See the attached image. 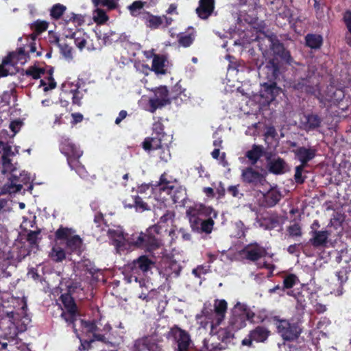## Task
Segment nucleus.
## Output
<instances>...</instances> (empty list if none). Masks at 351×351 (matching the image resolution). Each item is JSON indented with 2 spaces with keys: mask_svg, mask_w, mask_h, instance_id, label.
I'll use <instances>...</instances> for the list:
<instances>
[{
  "mask_svg": "<svg viewBox=\"0 0 351 351\" xmlns=\"http://www.w3.org/2000/svg\"><path fill=\"white\" fill-rule=\"evenodd\" d=\"M58 143L59 150L66 158V162L70 169L74 170L80 177H86L87 171L80 160L83 155L80 146L66 135L60 136Z\"/></svg>",
  "mask_w": 351,
  "mask_h": 351,
  "instance_id": "nucleus-2",
  "label": "nucleus"
},
{
  "mask_svg": "<svg viewBox=\"0 0 351 351\" xmlns=\"http://www.w3.org/2000/svg\"><path fill=\"white\" fill-rule=\"evenodd\" d=\"M79 267H80L82 270L89 273L90 274H95L97 271L94 265L89 260L82 261L79 263Z\"/></svg>",
  "mask_w": 351,
  "mask_h": 351,
  "instance_id": "nucleus-51",
  "label": "nucleus"
},
{
  "mask_svg": "<svg viewBox=\"0 0 351 351\" xmlns=\"http://www.w3.org/2000/svg\"><path fill=\"white\" fill-rule=\"evenodd\" d=\"M242 177L245 182L252 184L255 186L258 183H261L263 180V176L252 168H247L245 170H243L242 173Z\"/></svg>",
  "mask_w": 351,
  "mask_h": 351,
  "instance_id": "nucleus-25",
  "label": "nucleus"
},
{
  "mask_svg": "<svg viewBox=\"0 0 351 351\" xmlns=\"http://www.w3.org/2000/svg\"><path fill=\"white\" fill-rule=\"evenodd\" d=\"M268 165L269 171L275 174L284 173L287 168L285 161L280 158H274Z\"/></svg>",
  "mask_w": 351,
  "mask_h": 351,
  "instance_id": "nucleus-30",
  "label": "nucleus"
},
{
  "mask_svg": "<svg viewBox=\"0 0 351 351\" xmlns=\"http://www.w3.org/2000/svg\"><path fill=\"white\" fill-rule=\"evenodd\" d=\"M11 55L13 56V58L21 64L27 62L29 59V55L28 54V52L25 46L23 47H19L16 52H12L11 53Z\"/></svg>",
  "mask_w": 351,
  "mask_h": 351,
  "instance_id": "nucleus-37",
  "label": "nucleus"
},
{
  "mask_svg": "<svg viewBox=\"0 0 351 351\" xmlns=\"http://www.w3.org/2000/svg\"><path fill=\"white\" fill-rule=\"evenodd\" d=\"M157 155L162 162H167L171 158V154L169 149L167 146V143L164 145L161 148L157 149Z\"/></svg>",
  "mask_w": 351,
  "mask_h": 351,
  "instance_id": "nucleus-49",
  "label": "nucleus"
},
{
  "mask_svg": "<svg viewBox=\"0 0 351 351\" xmlns=\"http://www.w3.org/2000/svg\"><path fill=\"white\" fill-rule=\"evenodd\" d=\"M263 149L261 146L254 145L251 150L247 152L245 156L252 164H255L258 160L263 156Z\"/></svg>",
  "mask_w": 351,
  "mask_h": 351,
  "instance_id": "nucleus-34",
  "label": "nucleus"
},
{
  "mask_svg": "<svg viewBox=\"0 0 351 351\" xmlns=\"http://www.w3.org/2000/svg\"><path fill=\"white\" fill-rule=\"evenodd\" d=\"M302 124L306 130H313L319 127L321 119L316 114L304 115L302 120Z\"/></svg>",
  "mask_w": 351,
  "mask_h": 351,
  "instance_id": "nucleus-28",
  "label": "nucleus"
},
{
  "mask_svg": "<svg viewBox=\"0 0 351 351\" xmlns=\"http://www.w3.org/2000/svg\"><path fill=\"white\" fill-rule=\"evenodd\" d=\"M241 255L250 261H257L263 257L265 258L267 253L264 248L255 243L245 247L241 251Z\"/></svg>",
  "mask_w": 351,
  "mask_h": 351,
  "instance_id": "nucleus-14",
  "label": "nucleus"
},
{
  "mask_svg": "<svg viewBox=\"0 0 351 351\" xmlns=\"http://www.w3.org/2000/svg\"><path fill=\"white\" fill-rule=\"evenodd\" d=\"M235 228L237 230L234 234V237L240 238L245 236L244 225L241 221H238L234 224Z\"/></svg>",
  "mask_w": 351,
  "mask_h": 351,
  "instance_id": "nucleus-62",
  "label": "nucleus"
},
{
  "mask_svg": "<svg viewBox=\"0 0 351 351\" xmlns=\"http://www.w3.org/2000/svg\"><path fill=\"white\" fill-rule=\"evenodd\" d=\"M280 89L276 86V83H263L260 90L261 103L269 105L279 94Z\"/></svg>",
  "mask_w": 351,
  "mask_h": 351,
  "instance_id": "nucleus-12",
  "label": "nucleus"
},
{
  "mask_svg": "<svg viewBox=\"0 0 351 351\" xmlns=\"http://www.w3.org/2000/svg\"><path fill=\"white\" fill-rule=\"evenodd\" d=\"M281 194L276 188H271L263 194V204L265 206L272 207L280 199Z\"/></svg>",
  "mask_w": 351,
  "mask_h": 351,
  "instance_id": "nucleus-26",
  "label": "nucleus"
},
{
  "mask_svg": "<svg viewBox=\"0 0 351 351\" xmlns=\"http://www.w3.org/2000/svg\"><path fill=\"white\" fill-rule=\"evenodd\" d=\"M49 42L50 44L59 47V45L62 42L60 37L54 32H49Z\"/></svg>",
  "mask_w": 351,
  "mask_h": 351,
  "instance_id": "nucleus-63",
  "label": "nucleus"
},
{
  "mask_svg": "<svg viewBox=\"0 0 351 351\" xmlns=\"http://www.w3.org/2000/svg\"><path fill=\"white\" fill-rule=\"evenodd\" d=\"M330 324V321L326 318H324L323 320L319 321L317 323V328L313 329L311 332L310 335L312 336L313 338H320V337H326V333L319 330L322 328V326L324 324L328 325Z\"/></svg>",
  "mask_w": 351,
  "mask_h": 351,
  "instance_id": "nucleus-46",
  "label": "nucleus"
},
{
  "mask_svg": "<svg viewBox=\"0 0 351 351\" xmlns=\"http://www.w3.org/2000/svg\"><path fill=\"white\" fill-rule=\"evenodd\" d=\"M78 315L79 313L77 311H63L61 313V317L69 325H72V327L74 330H75L74 323L77 320Z\"/></svg>",
  "mask_w": 351,
  "mask_h": 351,
  "instance_id": "nucleus-41",
  "label": "nucleus"
},
{
  "mask_svg": "<svg viewBox=\"0 0 351 351\" xmlns=\"http://www.w3.org/2000/svg\"><path fill=\"white\" fill-rule=\"evenodd\" d=\"M330 234L328 230H313L310 241L315 247L325 246L328 243Z\"/></svg>",
  "mask_w": 351,
  "mask_h": 351,
  "instance_id": "nucleus-23",
  "label": "nucleus"
},
{
  "mask_svg": "<svg viewBox=\"0 0 351 351\" xmlns=\"http://www.w3.org/2000/svg\"><path fill=\"white\" fill-rule=\"evenodd\" d=\"M169 335L177 342L178 348L189 350L191 338L189 334L177 326H174L169 331Z\"/></svg>",
  "mask_w": 351,
  "mask_h": 351,
  "instance_id": "nucleus-13",
  "label": "nucleus"
},
{
  "mask_svg": "<svg viewBox=\"0 0 351 351\" xmlns=\"http://www.w3.org/2000/svg\"><path fill=\"white\" fill-rule=\"evenodd\" d=\"M94 19L97 23L103 24L108 20V16L104 10L97 9L96 10V16H95Z\"/></svg>",
  "mask_w": 351,
  "mask_h": 351,
  "instance_id": "nucleus-56",
  "label": "nucleus"
},
{
  "mask_svg": "<svg viewBox=\"0 0 351 351\" xmlns=\"http://www.w3.org/2000/svg\"><path fill=\"white\" fill-rule=\"evenodd\" d=\"M319 99L322 102L324 101L336 103L342 100L344 97V93L341 88H336L333 85L327 87V90L324 94L319 93Z\"/></svg>",
  "mask_w": 351,
  "mask_h": 351,
  "instance_id": "nucleus-16",
  "label": "nucleus"
},
{
  "mask_svg": "<svg viewBox=\"0 0 351 351\" xmlns=\"http://www.w3.org/2000/svg\"><path fill=\"white\" fill-rule=\"evenodd\" d=\"M146 4L145 1H142L141 0L134 1L130 5H129L127 8L130 12V14L134 16L137 17L139 16L141 19V16L143 12H146L143 10L145 5Z\"/></svg>",
  "mask_w": 351,
  "mask_h": 351,
  "instance_id": "nucleus-31",
  "label": "nucleus"
},
{
  "mask_svg": "<svg viewBox=\"0 0 351 351\" xmlns=\"http://www.w3.org/2000/svg\"><path fill=\"white\" fill-rule=\"evenodd\" d=\"M350 270L342 268L341 269L337 271L336 272V277L338 282V287L337 289L332 288L330 291V293L335 295V296H340L343 293V285L348 280V274Z\"/></svg>",
  "mask_w": 351,
  "mask_h": 351,
  "instance_id": "nucleus-21",
  "label": "nucleus"
},
{
  "mask_svg": "<svg viewBox=\"0 0 351 351\" xmlns=\"http://www.w3.org/2000/svg\"><path fill=\"white\" fill-rule=\"evenodd\" d=\"M251 337L257 342H263L267 339L269 336V330L262 326H258L254 330L250 332Z\"/></svg>",
  "mask_w": 351,
  "mask_h": 351,
  "instance_id": "nucleus-32",
  "label": "nucleus"
},
{
  "mask_svg": "<svg viewBox=\"0 0 351 351\" xmlns=\"http://www.w3.org/2000/svg\"><path fill=\"white\" fill-rule=\"evenodd\" d=\"M186 213L193 229L199 228V221L209 217L216 218L217 216V213L213 208L204 204H195L193 206H189Z\"/></svg>",
  "mask_w": 351,
  "mask_h": 351,
  "instance_id": "nucleus-5",
  "label": "nucleus"
},
{
  "mask_svg": "<svg viewBox=\"0 0 351 351\" xmlns=\"http://www.w3.org/2000/svg\"><path fill=\"white\" fill-rule=\"evenodd\" d=\"M305 166L304 165H300L295 167V180L297 183L302 184L304 182V178H302V171Z\"/></svg>",
  "mask_w": 351,
  "mask_h": 351,
  "instance_id": "nucleus-61",
  "label": "nucleus"
},
{
  "mask_svg": "<svg viewBox=\"0 0 351 351\" xmlns=\"http://www.w3.org/2000/svg\"><path fill=\"white\" fill-rule=\"evenodd\" d=\"M125 208H134L136 212L143 213L150 210L149 204L144 202L137 193L126 197L123 201Z\"/></svg>",
  "mask_w": 351,
  "mask_h": 351,
  "instance_id": "nucleus-15",
  "label": "nucleus"
},
{
  "mask_svg": "<svg viewBox=\"0 0 351 351\" xmlns=\"http://www.w3.org/2000/svg\"><path fill=\"white\" fill-rule=\"evenodd\" d=\"M308 82V81L307 80H302V82L295 84L293 88L301 91H304L307 93L315 94V93L312 90V88L307 85Z\"/></svg>",
  "mask_w": 351,
  "mask_h": 351,
  "instance_id": "nucleus-53",
  "label": "nucleus"
},
{
  "mask_svg": "<svg viewBox=\"0 0 351 351\" xmlns=\"http://www.w3.org/2000/svg\"><path fill=\"white\" fill-rule=\"evenodd\" d=\"M142 341V344L143 346H145L147 348V349L150 351H162V348L160 346H158V344L155 343H147V338L143 339Z\"/></svg>",
  "mask_w": 351,
  "mask_h": 351,
  "instance_id": "nucleus-64",
  "label": "nucleus"
},
{
  "mask_svg": "<svg viewBox=\"0 0 351 351\" xmlns=\"http://www.w3.org/2000/svg\"><path fill=\"white\" fill-rule=\"evenodd\" d=\"M298 278L294 274H289L286 276L283 280V287L285 289L292 288L295 285L298 283Z\"/></svg>",
  "mask_w": 351,
  "mask_h": 351,
  "instance_id": "nucleus-50",
  "label": "nucleus"
},
{
  "mask_svg": "<svg viewBox=\"0 0 351 351\" xmlns=\"http://www.w3.org/2000/svg\"><path fill=\"white\" fill-rule=\"evenodd\" d=\"M84 23V16L80 14L70 12L59 22V25L62 27L65 37L69 38L74 36L75 34H77L78 27L82 25Z\"/></svg>",
  "mask_w": 351,
  "mask_h": 351,
  "instance_id": "nucleus-6",
  "label": "nucleus"
},
{
  "mask_svg": "<svg viewBox=\"0 0 351 351\" xmlns=\"http://www.w3.org/2000/svg\"><path fill=\"white\" fill-rule=\"evenodd\" d=\"M161 230L162 225L158 223L148 228L145 233L132 234L130 244L145 252H152L162 245L161 240L157 237Z\"/></svg>",
  "mask_w": 351,
  "mask_h": 351,
  "instance_id": "nucleus-3",
  "label": "nucleus"
},
{
  "mask_svg": "<svg viewBox=\"0 0 351 351\" xmlns=\"http://www.w3.org/2000/svg\"><path fill=\"white\" fill-rule=\"evenodd\" d=\"M213 225L214 221L212 217L201 220L199 222V226H200L201 231L207 234H209L212 232Z\"/></svg>",
  "mask_w": 351,
  "mask_h": 351,
  "instance_id": "nucleus-48",
  "label": "nucleus"
},
{
  "mask_svg": "<svg viewBox=\"0 0 351 351\" xmlns=\"http://www.w3.org/2000/svg\"><path fill=\"white\" fill-rule=\"evenodd\" d=\"M71 38L74 39L75 45L80 50H82L86 45L87 42L85 38V34L80 31H78L77 34H75V36H71Z\"/></svg>",
  "mask_w": 351,
  "mask_h": 351,
  "instance_id": "nucleus-44",
  "label": "nucleus"
},
{
  "mask_svg": "<svg viewBox=\"0 0 351 351\" xmlns=\"http://www.w3.org/2000/svg\"><path fill=\"white\" fill-rule=\"evenodd\" d=\"M71 93H73V97H72L73 104L80 106L82 104L81 100L82 98V94L77 88L75 89V90H72Z\"/></svg>",
  "mask_w": 351,
  "mask_h": 351,
  "instance_id": "nucleus-59",
  "label": "nucleus"
},
{
  "mask_svg": "<svg viewBox=\"0 0 351 351\" xmlns=\"http://www.w3.org/2000/svg\"><path fill=\"white\" fill-rule=\"evenodd\" d=\"M314 1V8L316 12V16L319 19H322L324 17L325 12V4L323 2H320L317 0Z\"/></svg>",
  "mask_w": 351,
  "mask_h": 351,
  "instance_id": "nucleus-52",
  "label": "nucleus"
},
{
  "mask_svg": "<svg viewBox=\"0 0 351 351\" xmlns=\"http://www.w3.org/2000/svg\"><path fill=\"white\" fill-rule=\"evenodd\" d=\"M343 21L346 27V32L345 34L346 43L351 47V11L347 10L343 16Z\"/></svg>",
  "mask_w": 351,
  "mask_h": 351,
  "instance_id": "nucleus-35",
  "label": "nucleus"
},
{
  "mask_svg": "<svg viewBox=\"0 0 351 351\" xmlns=\"http://www.w3.org/2000/svg\"><path fill=\"white\" fill-rule=\"evenodd\" d=\"M214 8V0H199L196 13L200 19H207L213 12Z\"/></svg>",
  "mask_w": 351,
  "mask_h": 351,
  "instance_id": "nucleus-18",
  "label": "nucleus"
},
{
  "mask_svg": "<svg viewBox=\"0 0 351 351\" xmlns=\"http://www.w3.org/2000/svg\"><path fill=\"white\" fill-rule=\"evenodd\" d=\"M158 292L154 289L151 290L147 293H142L139 295V298L145 300L146 302L153 301L154 300L158 299Z\"/></svg>",
  "mask_w": 351,
  "mask_h": 351,
  "instance_id": "nucleus-55",
  "label": "nucleus"
},
{
  "mask_svg": "<svg viewBox=\"0 0 351 351\" xmlns=\"http://www.w3.org/2000/svg\"><path fill=\"white\" fill-rule=\"evenodd\" d=\"M306 44L311 49H319L322 45L323 38L320 35L307 34L305 37Z\"/></svg>",
  "mask_w": 351,
  "mask_h": 351,
  "instance_id": "nucleus-33",
  "label": "nucleus"
},
{
  "mask_svg": "<svg viewBox=\"0 0 351 351\" xmlns=\"http://www.w3.org/2000/svg\"><path fill=\"white\" fill-rule=\"evenodd\" d=\"M33 25L36 34H39L47 30L49 23L45 21L37 20L34 23Z\"/></svg>",
  "mask_w": 351,
  "mask_h": 351,
  "instance_id": "nucleus-54",
  "label": "nucleus"
},
{
  "mask_svg": "<svg viewBox=\"0 0 351 351\" xmlns=\"http://www.w3.org/2000/svg\"><path fill=\"white\" fill-rule=\"evenodd\" d=\"M167 59L163 55L154 54L152 70L156 74L164 75L166 73L165 62Z\"/></svg>",
  "mask_w": 351,
  "mask_h": 351,
  "instance_id": "nucleus-29",
  "label": "nucleus"
},
{
  "mask_svg": "<svg viewBox=\"0 0 351 351\" xmlns=\"http://www.w3.org/2000/svg\"><path fill=\"white\" fill-rule=\"evenodd\" d=\"M155 266V262L146 255H141L128 265L132 275H146Z\"/></svg>",
  "mask_w": 351,
  "mask_h": 351,
  "instance_id": "nucleus-9",
  "label": "nucleus"
},
{
  "mask_svg": "<svg viewBox=\"0 0 351 351\" xmlns=\"http://www.w3.org/2000/svg\"><path fill=\"white\" fill-rule=\"evenodd\" d=\"M67 8L61 3H56L49 10V16L52 21H58L64 19Z\"/></svg>",
  "mask_w": 351,
  "mask_h": 351,
  "instance_id": "nucleus-27",
  "label": "nucleus"
},
{
  "mask_svg": "<svg viewBox=\"0 0 351 351\" xmlns=\"http://www.w3.org/2000/svg\"><path fill=\"white\" fill-rule=\"evenodd\" d=\"M171 193V197L173 203L178 204L179 206L184 207L189 200L186 189L182 186H178Z\"/></svg>",
  "mask_w": 351,
  "mask_h": 351,
  "instance_id": "nucleus-22",
  "label": "nucleus"
},
{
  "mask_svg": "<svg viewBox=\"0 0 351 351\" xmlns=\"http://www.w3.org/2000/svg\"><path fill=\"white\" fill-rule=\"evenodd\" d=\"M337 261L341 264L342 268L350 270L351 267V256L345 251H341L337 256Z\"/></svg>",
  "mask_w": 351,
  "mask_h": 351,
  "instance_id": "nucleus-40",
  "label": "nucleus"
},
{
  "mask_svg": "<svg viewBox=\"0 0 351 351\" xmlns=\"http://www.w3.org/2000/svg\"><path fill=\"white\" fill-rule=\"evenodd\" d=\"M60 53L66 59L73 58V48L69 44L66 43L64 40L59 45Z\"/></svg>",
  "mask_w": 351,
  "mask_h": 351,
  "instance_id": "nucleus-45",
  "label": "nucleus"
},
{
  "mask_svg": "<svg viewBox=\"0 0 351 351\" xmlns=\"http://www.w3.org/2000/svg\"><path fill=\"white\" fill-rule=\"evenodd\" d=\"M75 230L73 228L60 226L54 234L56 241H64L65 250L70 254L82 253L83 241L79 235L75 234Z\"/></svg>",
  "mask_w": 351,
  "mask_h": 351,
  "instance_id": "nucleus-4",
  "label": "nucleus"
},
{
  "mask_svg": "<svg viewBox=\"0 0 351 351\" xmlns=\"http://www.w3.org/2000/svg\"><path fill=\"white\" fill-rule=\"evenodd\" d=\"M60 300L66 310L65 311H77L75 302L70 293H64L61 295Z\"/></svg>",
  "mask_w": 351,
  "mask_h": 351,
  "instance_id": "nucleus-36",
  "label": "nucleus"
},
{
  "mask_svg": "<svg viewBox=\"0 0 351 351\" xmlns=\"http://www.w3.org/2000/svg\"><path fill=\"white\" fill-rule=\"evenodd\" d=\"M177 37L179 45L186 48L193 43L196 37V31L194 27H189L185 32L179 33Z\"/></svg>",
  "mask_w": 351,
  "mask_h": 351,
  "instance_id": "nucleus-19",
  "label": "nucleus"
},
{
  "mask_svg": "<svg viewBox=\"0 0 351 351\" xmlns=\"http://www.w3.org/2000/svg\"><path fill=\"white\" fill-rule=\"evenodd\" d=\"M288 232L290 236L300 237L302 234L301 228L299 224L293 223L288 228Z\"/></svg>",
  "mask_w": 351,
  "mask_h": 351,
  "instance_id": "nucleus-58",
  "label": "nucleus"
},
{
  "mask_svg": "<svg viewBox=\"0 0 351 351\" xmlns=\"http://www.w3.org/2000/svg\"><path fill=\"white\" fill-rule=\"evenodd\" d=\"M293 152L295 157L300 161L301 165L306 166L308 162L315 158L317 149L314 147H300Z\"/></svg>",
  "mask_w": 351,
  "mask_h": 351,
  "instance_id": "nucleus-17",
  "label": "nucleus"
},
{
  "mask_svg": "<svg viewBox=\"0 0 351 351\" xmlns=\"http://www.w3.org/2000/svg\"><path fill=\"white\" fill-rule=\"evenodd\" d=\"M83 325L84 328H86L87 332L93 334L94 340L114 346L110 337V330H112V327L109 324H106L104 326V333L100 332L101 330L99 328L97 322L95 321L84 322Z\"/></svg>",
  "mask_w": 351,
  "mask_h": 351,
  "instance_id": "nucleus-8",
  "label": "nucleus"
},
{
  "mask_svg": "<svg viewBox=\"0 0 351 351\" xmlns=\"http://www.w3.org/2000/svg\"><path fill=\"white\" fill-rule=\"evenodd\" d=\"M45 73L44 68H38L36 66H31L26 69L25 74L27 76H31L34 80L40 78L41 75Z\"/></svg>",
  "mask_w": 351,
  "mask_h": 351,
  "instance_id": "nucleus-42",
  "label": "nucleus"
},
{
  "mask_svg": "<svg viewBox=\"0 0 351 351\" xmlns=\"http://www.w3.org/2000/svg\"><path fill=\"white\" fill-rule=\"evenodd\" d=\"M255 313L245 304L237 302L232 309V315L228 328L221 330V350L234 344V331L246 326V320L250 322H262L263 319L257 318Z\"/></svg>",
  "mask_w": 351,
  "mask_h": 351,
  "instance_id": "nucleus-1",
  "label": "nucleus"
},
{
  "mask_svg": "<svg viewBox=\"0 0 351 351\" xmlns=\"http://www.w3.org/2000/svg\"><path fill=\"white\" fill-rule=\"evenodd\" d=\"M50 257L56 263H60L66 258L65 250L60 247L54 246L52 247Z\"/></svg>",
  "mask_w": 351,
  "mask_h": 351,
  "instance_id": "nucleus-38",
  "label": "nucleus"
},
{
  "mask_svg": "<svg viewBox=\"0 0 351 351\" xmlns=\"http://www.w3.org/2000/svg\"><path fill=\"white\" fill-rule=\"evenodd\" d=\"M262 39L266 45L274 51V53L280 55L288 62L291 60V56L288 51H285L283 45L279 43L278 40L274 39L272 36H265L264 38H261V35L256 36L254 38H250V40H258Z\"/></svg>",
  "mask_w": 351,
  "mask_h": 351,
  "instance_id": "nucleus-11",
  "label": "nucleus"
},
{
  "mask_svg": "<svg viewBox=\"0 0 351 351\" xmlns=\"http://www.w3.org/2000/svg\"><path fill=\"white\" fill-rule=\"evenodd\" d=\"M153 132L155 136H159L162 137H165L166 134L164 132V125L160 122L157 121L153 125Z\"/></svg>",
  "mask_w": 351,
  "mask_h": 351,
  "instance_id": "nucleus-57",
  "label": "nucleus"
},
{
  "mask_svg": "<svg viewBox=\"0 0 351 351\" xmlns=\"http://www.w3.org/2000/svg\"><path fill=\"white\" fill-rule=\"evenodd\" d=\"M202 317H205L208 320H212L215 317V322H212L210 326V335H217L219 332L218 326L219 325V300L218 299L215 300L214 309L210 303H205L204 308L202 311L201 315H197V319H200Z\"/></svg>",
  "mask_w": 351,
  "mask_h": 351,
  "instance_id": "nucleus-7",
  "label": "nucleus"
},
{
  "mask_svg": "<svg viewBox=\"0 0 351 351\" xmlns=\"http://www.w3.org/2000/svg\"><path fill=\"white\" fill-rule=\"evenodd\" d=\"M161 16L154 15L149 12L143 13L141 20L144 22L145 26L151 29L162 28L163 22Z\"/></svg>",
  "mask_w": 351,
  "mask_h": 351,
  "instance_id": "nucleus-20",
  "label": "nucleus"
},
{
  "mask_svg": "<svg viewBox=\"0 0 351 351\" xmlns=\"http://www.w3.org/2000/svg\"><path fill=\"white\" fill-rule=\"evenodd\" d=\"M164 138L159 136L147 137L143 142V148L146 151L157 150L167 143H163Z\"/></svg>",
  "mask_w": 351,
  "mask_h": 351,
  "instance_id": "nucleus-24",
  "label": "nucleus"
},
{
  "mask_svg": "<svg viewBox=\"0 0 351 351\" xmlns=\"http://www.w3.org/2000/svg\"><path fill=\"white\" fill-rule=\"evenodd\" d=\"M40 232L41 231L40 229L35 231H29V232L27 234L26 240L29 243L30 245H38L39 240H40V239L38 238V235L40 234Z\"/></svg>",
  "mask_w": 351,
  "mask_h": 351,
  "instance_id": "nucleus-47",
  "label": "nucleus"
},
{
  "mask_svg": "<svg viewBox=\"0 0 351 351\" xmlns=\"http://www.w3.org/2000/svg\"><path fill=\"white\" fill-rule=\"evenodd\" d=\"M175 217V213L173 211L167 210L166 213L160 217L158 223L164 224L167 223L169 221L172 220Z\"/></svg>",
  "mask_w": 351,
  "mask_h": 351,
  "instance_id": "nucleus-60",
  "label": "nucleus"
},
{
  "mask_svg": "<svg viewBox=\"0 0 351 351\" xmlns=\"http://www.w3.org/2000/svg\"><path fill=\"white\" fill-rule=\"evenodd\" d=\"M154 97L159 99L167 100V103L170 104L171 100L169 97V90L167 86H160L154 90Z\"/></svg>",
  "mask_w": 351,
  "mask_h": 351,
  "instance_id": "nucleus-43",
  "label": "nucleus"
},
{
  "mask_svg": "<svg viewBox=\"0 0 351 351\" xmlns=\"http://www.w3.org/2000/svg\"><path fill=\"white\" fill-rule=\"evenodd\" d=\"M149 111L152 113H154L157 109L162 108V107L168 105L167 100L159 99L154 97L149 98Z\"/></svg>",
  "mask_w": 351,
  "mask_h": 351,
  "instance_id": "nucleus-39",
  "label": "nucleus"
},
{
  "mask_svg": "<svg viewBox=\"0 0 351 351\" xmlns=\"http://www.w3.org/2000/svg\"><path fill=\"white\" fill-rule=\"evenodd\" d=\"M276 326L278 333L285 340H293L300 334L299 326L295 324H291L287 320H279Z\"/></svg>",
  "mask_w": 351,
  "mask_h": 351,
  "instance_id": "nucleus-10",
  "label": "nucleus"
}]
</instances>
